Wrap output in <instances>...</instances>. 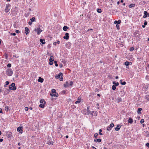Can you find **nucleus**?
<instances>
[{"label": "nucleus", "instance_id": "nucleus-30", "mask_svg": "<svg viewBox=\"0 0 149 149\" xmlns=\"http://www.w3.org/2000/svg\"><path fill=\"white\" fill-rule=\"evenodd\" d=\"M35 17H33L30 19V20L32 22L35 21Z\"/></svg>", "mask_w": 149, "mask_h": 149}, {"label": "nucleus", "instance_id": "nucleus-57", "mask_svg": "<svg viewBox=\"0 0 149 149\" xmlns=\"http://www.w3.org/2000/svg\"><path fill=\"white\" fill-rule=\"evenodd\" d=\"M63 66V65L61 63H60L59 64V67L60 68H62Z\"/></svg>", "mask_w": 149, "mask_h": 149}, {"label": "nucleus", "instance_id": "nucleus-61", "mask_svg": "<svg viewBox=\"0 0 149 149\" xmlns=\"http://www.w3.org/2000/svg\"><path fill=\"white\" fill-rule=\"evenodd\" d=\"M3 141V139H0V142H1L2 141Z\"/></svg>", "mask_w": 149, "mask_h": 149}, {"label": "nucleus", "instance_id": "nucleus-11", "mask_svg": "<svg viewBox=\"0 0 149 149\" xmlns=\"http://www.w3.org/2000/svg\"><path fill=\"white\" fill-rule=\"evenodd\" d=\"M81 97L80 96L79 97H78L77 101L75 102V104H77L80 103L81 101Z\"/></svg>", "mask_w": 149, "mask_h": 149}, {"label": "nucleus", "instance_id": "nucleus-2", "mask_svg": "<svg viewBox=\"0 0 149 149\" xmlns=\"http://www.w3.org/2000/svg\"><path fill=\"white\" fill-rule=\"evenodd\" d=\"M9 89L10 90L15 91L17 89V87L15 86V84L14 83H12L11 85L9 86Z\"/></svg>", "mask_w": 149, "mask_h": 149}, {"label": "nucleus", "instance_id": "nucleus-46", "mask_svg": "<svg viewBox=\"0 0 149 149\" xmlns=\"http://www.w3.org/2000/svg\"><path fill=\"white\" fill-rule=\"evenodd\" d=\"M144 24L145 25H146L147 24V22L146 20L144 21Z\"/></svg>", "mask_w": 149, "mask_h": 149}, {"label": "nucleus", "instance_id": "nucleus-3", "mask_svg": "<svg viewBox=\"0 0 149 149\" xmlns=\"http://www.w3.org/2000/svg\"><path fill=\"white\" fill-rule=\"evenodd\" d=\"M13 71L11 69L9 68L7 69L6 74L8 76H11L13 74Z\"/></svg>", "mask_w": 149, "mask_h": 149}, {"label": "nucleus", "instance_id": "nucleus-40", "mask_svg": "<svg viewBox=\"0 0 149 149\" xmlns=\"http://www.w3.org/2000/svg\"><path fill=\"white\" fill-rule=\"evenodd\" d=\"M7 66V67L10 68L11 66V65L10 63H8Z\"/></svg>", "mask_w": 149, "mask_h": 149}, {"label": "nucleus", "instance_id": "nucleus-50", "mask_svg": "<svg viewBox=\"0 0 149 149\" xmlns=\"http://www.w3.org/2000/svg\"><path fill=\"white\" fill-rule=\"evenodd\" d=\"M115 85L116 86H118L119 85V83L118 82H116V83H115Z\"/></svg>", "mask_w": 149, "mask_h": 149}, {"label": "nucleus", "instance_id": "nucleus-1", "mask_svg": "<svg viewBox=\"0 0 149 149\" xmlns=\"http://www.w3.org/2000/svg\"><path fill=\"white\" fill-rule=\"evenodd\" d=\"M50 95L51 96H54L57 97L58 96V94L56 93V90L54 89H53L51 90V93H50Z\"/></svg>", "mask_w": 149, "mask_h": 149}, {"label": "nucleus", "instance_id": "nucleus-59", "mask_svg": "<svg viewBox=\"0 0 149 149\" xmlns=\"http://www.w3.org/2000/svg\"><path fill=\"white\" fill-rule=\"evenodd\" d=\"M99 134L101 135H102L103 134L102 133H101V132H99Z\"/></svg>", "mask_w": 149, "mask_h": 149}, {"label": "nucleus", "instance_id": "nucleus-19", "mask_svg": "<svg viewBox=\"0 0 149 149\" xmlns=\"http://www.w3.org/2000/svg\"><path fill=\"white\" fill-rule=\"evenodd\" d=\"M87 113L88 115H89V114H90L92 115H93V113L92 112V111L91 112L90 110L87 111Z\"/></svg>", "mask_w": 149, "mask_h": 149}, {"label": "nucleus", "instance_id": "nucleus-25", "mask_svg": "<svg viewBox=\"0 0 149 149\" xmlns=\"http://www.w3.org/2000/svg\"><path fill=\"white\" fill-rule=\"evenodd\" d=\"M135 4H131L129 5V7L130 8L134 7H135Z\"/></svg>", "mask_w": 149, "mask_h": 149}, {"label": "nucleus", "instance_id": "nucleus-48", "mask_svg": "<svg viewBox=\"0 0 149 149\" xmlns=\"http://www.w3.org/2000/svg\"><path fill=\"white\" fill-rule=\"evenodd\" d=\"M146 146L147 147H148V148H149V143H147L146 144Z\"/></svg>", "mask_w": 149, "mask_h": 149}, {"label": "nucleus", "instance_id": "nucleus-15", "mask_svg": "<svg viewBox=\"0 0 149 149\" xmlns=\"http://www.w3.org/2000/svg\"><path fill=\"white\" fill-rule=\"evenodd\" d=\"M130 63H131V65L132 64V63L131 62H129L128 61H127L124 64L125 65H126L127 66H128L130 64Z\"/></svg>", "mask_w": 149, "mask_h": 149}, {"label": "nucleus", "instance_id": "nucleus-58", "mask_svg": "<svg viewBox=\"0 0 149 149\" xmlns=\"http://www.w3.org/2000/svg\"><path fill=\"white\" fill-rule=\"evenodd\" d=\"M0 113H3L2 110L1 108H0Z\"/></svg>", "mask_w": 149, "mask_h": 149}, {"label": "nucleus", "instance_id": "nucleus-34", "mask_svg": "<svg viewBox=\"0 0 149 149\" xmlns=\"http://www.w3.org/2000/svg\"><path fill=\"white\" fill-rule=\"evenodd\" d=\"M60 43V41L59 40H57V41L56 42H55L53 43V45H56V43H57L58 44H59Z\"/></svg>", "mask_w": 149, "mask_h": 149}, {"label": "nucleus", "instance_id": "nucleus-55", "mask_svg": "<svg viewBox=\"0 0 149 149\" xmlns=\"http://www.w3.org/2000/svg\"><path fill=\"white\" fill-rule=\"evenodd\" d=\"M9 82L8 81H6V85H8L9 84Z\"/></svg>", "mask_w": 149, "mask_h": 149}, {"label": "nucleus", "instance_id": "nucleus-6", "mask_svg": "<svg viewBox=\"0 0 149 149\" xmlns=\"http://www.w3.org/2000/svg\"><path fill=\"white\" fill-rule=\"evenodd\" d=\"M71 45V43L70 42H67L65 44L66 47L68 49H70Z\"/></svg>", "mask_w": 149, "mask_h": 149}, {"label": "nucleus", "instance_id": "nucleus-31", "mask_svg": "<svg viewBox=\"0 0 149 149\" xmlns=\"http://www.w3.org/2000/svg\"><path fill=\"white\" fill-rule=\"evenodd\" d=\"M97 12L99 13H100L102 12V10L101 9L98 8L97 10Z\"/></svg>", "mask_w": 149, "mask_h": 149}, {"label": "nucleus", "instance_id": "nucleus-7", "mask_svg": "<svg viewBox=\"0 0 149 149\" xmlns=\"http://www.w3.org/2000/svg\"><path fill=\"white\" fill-rule=\"evenodd\" d=\"M23 127H19L17 128V131L18 132H20L21 134L23 132Z\"/></svg>", "mask_w": 149, "mask_h": 149}, {"label": "nucleus", "instance_id": "nucleus-5", "mask_svg": "<svg viewBox=\"0 0 149 149\" xmlns=\"http://www.w3.org/2000/svg\"><path fill=\"white\" fill-rule=\"evenodd\" d=\"M34 31L37 32L38 35H40L41 32L42 31V30L39 27L37 28L34 29Z\"/></svg>", "mask_w": 149, "mask_h": 149}, {"label": "nucleus", "instance_id": "nucleus-43", "mask_svg": "<svg viewBox=\"0 0 149 149\" xmlns=\"http://www.w3.org/2000/svg\"><path fill=\"white\" fill-rule=\"evenodd\" d=\"M111 130V128L110 127H108L107 128V130L108 131H110Z\"/></svg>", "mask_w": 149, "mask_h": 149}, {"label": "nucleus", "instance_id": "nucleus-24", "mask_svg": "<svg viewBox=\"0 0 149 149\" xmlns=\"http://www.w3.org/2000/svg\"><path fill=\"white\" fill-rule=\"evenodd\" d=\"M54 59V57L52 56H51L50 57V59H49V61L53 62Z\"/></svg>", "mask_w": 149, "mask_h": 149}, {"label": "nucleus", "instance_id": "nucleus-60", "mask_svg": "<svg viewBox=\"0 0 149 149\" xmlns=\"http://www.w3.org/2000/svg\"><path fill=\"white\" fill-rule=\"evenodd\" d=\"M120 45H122V46H124V45H123V42H121V43H120Z\"/></svg>", "mask_w": 149, "mask_h": 149}, {"label": "nucleus", "instance_id": "nucleus-10", "mask_svg": "<svg viewBox=\"0 0 149 149\" xmlns=\"http://www.w3.org/2000/svg\"><path fill=\"white\" fill-rule=\"evenodd\" d=\"M63 75L62 73L59 72L58 75L55 76V78L56 79H58L60 78V77H62Z\"/></svg>", "mask_w": 149, "mask_h": 149}, {"label": "nucleus", "instance_id": "nucleus-26", "mask_svg": "<svg viewBox=\"0 0 149 149\" xmlns=\"http://www.w3.org/2000/svg\"><path fill=\"white\" fill-rule=\"evenodd\" d=\"M122 81H123L122 79H121L120 80V82L121 84L122 85H125L126 84V82L125 81L123 82Z\"/></svg>", "mask_w": 149, "mask_h": 149}, {"label": "nucleus", "instance_id": "nucleus-20", "mask_svg": "<svg viewBox=\"0 0 149 149\" xmlns=\"http://www.w3.org/2000/svg\"><path fill=\"white\" fill-rule=\"evenodd\" d=\"M69 85V84L68 81H67L65 82V83L64 85V86L65 87H68Z\"/></svg>", "mask_w": 149, "mask_h": 149}, {"label": "nucleus", "instance_id": "nucleus-23", "mask_svg": "<svg viewBox=\"0 0 149 149\" xmlns=\"http://www.w3.org/2000/svg\"><path fill=\"white\" fill-rule=\"evenodd\" d=\"M92 112L93 113V115L95 116H97V111H92Z\"/></svg>", "mask_w": 149, "mask_h": 149}, {"label": "nucleus", "instance_id": "nucleus-32", "mask_svg": "<svg viewBox=\"0 0 149 149\" xmlns=\"http://www.w3.org/2000/svg\"><path fill=\"white\" fill-rule=\"evenodd\" d=\"M145 98L148 101H149V95H146L145 96Z\"/></svg>", "mask_w": 149, "mask_h": 149}, {"label": "nucleus", "instance_id": "nucleus-33", "mask_svg": "<svg viewBox=\"0 0 149 149\" xmlns=\"http://www.w3.org/2000/svg\"><path fill=\"white\" fill-rule=\"evenodd\" d=\"M117 100L118 101V102H119L122 101V99L121 98H118L117 99Z\"/></svg>", "mask_w": 149, "mask_h": 149}, {"label": "nucleus", "instance_id": "nucleus-35", "mask_svg": "<svg viewBox=\"0 0 149 149\" xmlns=\"http://www.w3.org/2000/svg\"><path fill=\"white\" fill-rule=\"evenodd\" d=\"M54 64H55V65L56 67H57L58 66V64L57 63V62L56 61H54Z\"/></svg>", "mask_w": 149, "mask_h": 149}, {"label": "nucleus", "instance_id": "nucleus-28", "mask_svg": "<svg viewBox=\"0 0 149 149\" xmlns=\"http://www.w3.org/2000/svg\"><path fill=\"white\" fill-rule=\"evenodd\" d=\"M39 107L42 108H44L45 107L44 104H40L39 105Z\"/></svg>", "mask_w": 149, "mask_h": 149}, {"label": "nucleus", "instance_id": "nucleus-64", "mask_svg": "<svg viewBox=\"0 0 149 149\" xmlns=\"http://www.w3.org/2000/svg\"><path fill=\"white\" fill-rule=\"evenodd\" d=\"M18 146H19L21 145V143L20 142H19V143H18Z\"/></svg>", "mask_w": 149, "mask_h": 149}, {"label": "nucleus", "instance_id": "nucleus-47", "mask_svg": "<svg viewBox=\"0 0 149 149\" xmlns=\"http://www.w3.org/2000/svg\"><path fill=\"white\" fill-rule=\"evenodd\" d=\"M73 84V82L72 81H70L69 85L70 86H72V85Z\"/></svg>", "mask_w": 149, "mask_h": 149}, {"label": "nucleus", "instance_id": "nucleus-13", "mask_svg": "<svg viewBox=\"0 0 149 149\" xmlns=\"http://www.w3.org/2000/svg\"><path fill=\"white\" fill-rule=\"evenodd\" d=\"M38 81L39 82L42 83L43 82L44 79L43 78H42L40 77H39Z\"/></svg>", "mask_w": 149, "mask_h": 149}, {"label": "nucleus", "instance_id": "nucleus-36", "mask_svg": "<svg viewBox=\"0 0 149 149\" xmlns=\"http://www.w3.org/2000/svg\"><path fill=\"white\" fill-rule=\"evenodd\" d=\"M114 126V125L113 123H111L110 125V127L111 128L113 127Z\"/></svg>", "mask_w": 149, "mask_h": 149}, {"label": "nucleus", "instance_id": "nucleus-9", "mask_svg": "<svg viewBox=\"0 0 149 149\" xmlns=\"http://www.w3.org/2000/svg\"><path fill=\"white\" fill-rule=\"evenodd\" d=\"M122 125H118L117 127L115 128V130L116 131H119Z\"/></svg>", "mask_w": 149, "mask_h": 149}, {"label": "nucleus", "instance_id": "nucleus-14", "mask_svg": "<svg viewBox=\"0 0 149 149\" xmlns=\"http://www.w3.org/2000/svg\"><path fill=\"white\" fill-rule=\"evenodd\" d=\"M25 33L26 35H27L29 33V28L27 27H25Z\"/></svg>", "mask_w": 149, "mask_h": 149}, {"label": "nucleus", "instance_id": "nucleus-8", "mask_svg": "<svg viewBox=\"0 0 149 149\" xmlns=\"http://www.w3.org/2000/svg\"><path fill=\"white\" fill-rule=\"evenodd\" d=\"M69 34L68 33H65V36H64L63 38L64 39L66 40H68L69 38Z\"/></svg>", "mask_w": 149, "mask_h": 149}, {"label": "nucleus", "instance_id": "nucleus-52", "mask_svg": "<svg viewBox=\"0 0 149 149\" xmlns=\"http://www.w3.org/2000/svg\"><path fill=\"white\" fill-rule=\"evenodd\" d=\"M28 24L29 25H31L32 24V22L31 21H30L29 22Z\"/></svg>", "mask_w": 149, "mask_h": 149}, {"label": "nucleus", "instance_id": "nucleus-12", "mask_svg": "<svg viewBox=\"0 0 149 149\" xmlns=\"http://www.w3.org/2000/svg\"><path fill=\"white\" fill-rule=\"evenodd\" d=\"M144 15L143 17L144 18H146L148 16V13L147 11H145L144 12Z\"/></svg>", "mask_w": 149, "mask_h": 149}, {"label": "nucleus", "instance_id": "nucleus-49", "mask_svg": "<svg viewBox=\"0 0 149 149\" xmlns=\"http://www.w3.org/2000/svg\"><path fill=\"white\" fill-rule=\"evenodd\" d=\"M11 35L13 36H15L16 35V34L15 33H11L10 34Z\"/></svg>", "mask_w": 149, "mask_h": 149}, {"label": "nucleus", "instance_id": "nucleus-18", "mask_svg": "<svg viewBox=\"0 0 149 149\" xmlns=\"http://www.w3.org/2000/svg\"><path fill=\"white\" fill-rule=\"evenodd\" d=\"M142 110V109L141 108H139L138 109L137 112V113L139 114H141V111Z\"/></svg>", "mask_w": 149, "mask_h": 149}, {"label": "nucleus", "instance_id": "nucleus-16", "mask_svg": "<svg viewBox=\"0 0 149 149\" xmlns=\"http://www.w3.org/2000/svg\"><path fill=\"white\" fill-rule=\"evenodd\" d=\"M128 122L130 124H132L133 122L132 119L131 118H129L128 120Z\"/></svg>", "mask_w": 149, "mask_h": 149}, {"label": "nucleus", "instance_id": "nucleus-63", "mask_svg": "<svg viewBox=\"0 0 149 149\" xmlns=\"http://www.w3.org/2000/svg\"><path fill=\"white\" fill-rule=\"evenodd\" d=\"M116 83V82L114 81L113 82V84H114L113 85H115V83Z\"/></svg>", "mask_w": 149, "mask_h": 149}, {"label": "nucleus", "instance_id": "nucleus-62", "mask_svg": "<svg viewBox=\"0 0 149 149\" xmlns=\"http://www.w3.org/2000/svg\"><path fill=\"white\" fill-rule=\"evenodd\" d=\"M96 141H97V139H94V141L95 142H96Z\"/></svg>", "mask_w": 149, "mask_h": 149}, {"label": "nucleus", "instance_id": "nucleus-27", "mask_svg": "<svg viewBox=\"0 0 149 149\" xmlns=\"http://www.w3.org/2000/svg\"><path fill=\"white\" fill-rule=\"evenodd\" d=\"M40 102L41 103H42V104H43L44 102V104H45L46 103L45 101L44 100V99H41L40 100Z\"/></svg>", "mask_w": 149, "mask_h": 149}, {"label": "nucleus", "instance_id": "nucleus-17", "mask_svg": "<svg viewBox=\"0 0 149 149\" xmlns=\"http://www.w3.org/2000/svg\"><path fill=\"white\" fill-rule=\"evenodd\" d=\"M121 21L120 20H118V21L115 20L114 21V23L115 24H119L120 23Z\"/></svg>", "mask_w": 149, "mask_h": 149}, {"label": "nucleus", "instance_id": "nucleus-29", "mask_svg": "<svg viewBox=\"0 0 149 149\" xmlns=\"http://www.w3.org/2000/svg\"><path fill=\"white\" fill-rule=\"evenodd\" d=\"M112 88L113 90H115L116 88V86L115 85H113L112 86Z\"/></svg>", "mask_w": 149, "mask_h": 149}, {"label": "nucleus", "instance_id": "nucleus-22", "mask_svg": "<svg viewBox=\"0 0 149 149\" xmlns=\"http://www.w3.org/2000/svg\"><path fill=\"white\" fill-rule=\"evenodd\" d=\"M40 41L42 44H44L45 43V40L44 39H40Z\"/></svg>", "mask_w": 149, "mask_h": 149}, {"label": "nucleus", "instance_id": "nucleus-51", "mask_svg": "<svg viewBox=\"0 0 149 149\" xmlns=\"http://www.w3.org/2000/svg\"><path fill=\"white\" fill-rule=\"evenodd\" d=\"M53 63V62L49 61V64L50 65H52Z\"/></svg>", "mask_w": 149, "mask_h": 149}, {"label": "nucleus", "instance_id": "nucleus-45", "mask_svg": "<svg viewBox=\"0 0 149 149\" xmlns=\"http://www.w3.org/2000/svg\"><path fill=\"white\" fill-rule=\"evenodd\" d=\"M24 109L26 111H28L29 109V108L27 107H25L24 108Z\"/></svg>", "mask_w": 149, "mask_h": 149}, {"label": "nucleus", "instance_id": "nucleus-44", "mask_svg": "<svg viewBox=\"0 0 149 149\" xmlns=\"http://www.w3.org/2000/svg\"><path fill=\"white\" fill-rule=\"evenodd\" d=\"M116 27L119 30L120 29V27H119V26L118 24H116Z\"/></svg>", "mask_w": 149, "mask_h": 149}, {"label": "nucleus", "instance_id": "nucleus-54", "mask_svg": "<svg viewBox=\"0 0 149 149\" xmlns=\"http://www.w3.org/2000/svg\"><path fill=\"white\" fill-rule=\"evenodd\" d=\"M15 32L17 33H19V31L18 30H16V31H15Z\"/></svg>", "mask_w": 149, "mask_h": 149}, {"label": "nucleus", "instance_id": "nucleus-42", "mask_svg": "<svg viewBox=\"0 0 149 149\" xmlns=\"http://www.w3.org/2000/svg\"><path fill=\"white\" fill-rule=\"evenodd\" d=\"M144 122V120L143 119H141L140 121V123L141 124L143 123Z\"/></svg>", "mask_w": 149, "mask_h": 149}, {"label": "nucleus", "instance_id": "nucleus-56", "mask_svg": "<svg viewBox=\"0 0 149 149\" xmlns=\"http://www.w3.org/2000/svg\"><path fill=\"white\" fill-rule=\"evenodd\" d=\"M147 68H148V69H149V64H147V67L146 68V69L147 70Z\"/></svg>", "mask_w": 149, "mask_h": 149}, {"label": "nucleus", "instance_id": "nucleus-37", "mask_svg": "<svg viewBox=\"0 0 149 149\" xmlns=\"http://www.w3.org/2000/svg\"><path fill=\"white\" fill-rule=\"evenodd\" d=\"M9 108L8 106H6L5 107V110L6 111H8V110Z\"/></svg>", "mask_w": 149, "mask_h": 149}, {"label": "nucleus", "instance_id": "nucleus-4", "mask_svg": "<svg viewBox=\"0 0 149 149\" xmlns=\"http://www.w3.org/2000/svg\"><path fill=\"white\" fill-rule=\"evenodd\" d=\"M11 7V6L10 4L8 3L6 4L5 9V12L6 13H8Z\"/></svg>", "mask_w": 149, "mask_h": 149}, {"label": "nucleus", "instance_id": "nucleus-41", "mask_svg": "<svg viewBox=\"0 0 149 149\" xmlns=\"http://www.w3.org/2000/svg\"><path fill=\"white\" fill-rule=\"evenodd\" d=\"M98 134L97 133H95V134L94 135V137L95 138H96L97 137V136H98Z\"/></svg>", "mask_w": 149, "mask_h": 149}, {"label": "nucleus", "instance_id": "nucleus-21", "mask_svg": "<svg viewBox=\"0 0 149 149\" xmlns=\"http://www.w3.org/2000/svg\"><path fill=\"white\" fill-rule=\"evenodd\" d=\"M69 29V27L66 26H65L63 28V30L64 31H66L67 29Z\"/></svg>", "mask_w": 149, "mask_h": 149}, {"label": "nucleus", "instance_id": "nucleus-38", "mask_svg": "<svg viewBox=\"0 0 149 149\" xmlns=\"http://www.w3.org/2000/svg\"><path fill=\"white\" fill-rule=\"evenodd\" d=\"M101 140L100 139H97V141H96V142H98V143H100L101 142Z\"/></svg>", "mask_w": 149, "mask_h": 149}, {"label": "nucleus", "instance_id": "nucleus-39", "mask_svg": "<svg viewBox=\"0 0 149 149\" xmlns=\"http://www.w3.org/2000/svg\"><path fill=\"white\" fill-rule=\"evenodd\" d=\"M134 49V47H130V50L131 51H132Z\"/></svg>", "mask_w": 149, "mask_h": 149}, {"label": "nucleus", "instance_id": "nucleus-53", "mask_svg": "<svg viewBox=\"0 0 149 149\" xmlns=\"http://www.w3.org/2000/svg\"><path fill=\"white\" fill-rule=\"evenodd\" d=\"M61 77V78H60V80L61 81H63V78L62 77Z\"/></svg>", "mask_w": 149, "mask_h": 149}]
</instances>
